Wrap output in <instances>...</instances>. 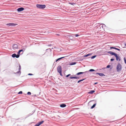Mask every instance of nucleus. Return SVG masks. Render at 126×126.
Listing matches in <instances>:
<instances>
[{
  "instance_id": "f257e3e1",
  "label": "nucleus",
  "mask_w": 126,
  "mask_h": 126,
  "mask_svg": "<svg viewBox=\"0 0 126 126\" xmlns=\"http://www.w3.org/2000/svg\"><path fill=\"white\" fill-rule=\"evenodd\" d=\"M108 53H109L111 55H114L116 58V60L117 61H120L121 60L120 58L119 57H118L117 56V54L112 52L111 51H109L108 52Z\"/></svg>"
},
{
  "instance_id": "f03ea898",
  "label": "nucleus",
  "mask_w": 126,
  "mask_h": 126,
  "mask_svg": "<svg viewBox=\"0 0 126 126\" xmlns=\"http://www.w3.org/2000/svg\"><path fill=\"white\" fill-rule=\"evenodd\" d=\"M36 7L40 9H43L45 8L46 7V6L45 5H42L37 4L36 5Z\"/></svg>"
},
{
  "instance_id": "7ed1b4c3",
  "label": "nucleus",
  "mask_w": 126,
  "mask_h": 126,
  "mask_svg": "<svg viewBox=\"0 0 126 126\" xmlns=\"http://www.w3.org/2000/svg\"><path fill=\"white\" fill-rule=\"evenodd\" d=\"M122 69V65L120 63H118L116 68L117 71V72L120 71Z\"/></svg>"
},
{
  "instance_id": "20e7f679",
  "label": "nucleus",
  "mask_w": 126,
  "mask_h": 126,
  "mask_svg": "<svg viewBox=\"0 0 126 126\" xmlns=\"http://www.w3.org/2000/svg\"><path fill=\"white\" fill-rule=\"evenodd\" d=\"M57 70L58 72L60 73V75L62 76V69L61 66L60 65L59 66L57 67Z\"/></svg>"
},
{
  "instance_id": "39448f33",
  "label": "nucleus",
  "mask_w": 126,
  "mask_h": 126,
  "mask_svg": "<svg viewBox=\"0 0 126 126\" xmlns=\"http://www.w3.org/2000/svg\"><path fill=\"white\" fill-rule=\"evenodd\" d=\"M12 56L13 58L16 57L17 58L19 57V55H16V54H14L12 55Z\"/></svg>"
},
{
  "instance_id": "423d86ee",
  "label": "nucleus",
  "mask_w": 126,
  "mask_h": 126,
  "mask_svg": "<svg viewBox=\"0 0 126 126\" xmlns=\"http://www.w3.org/2000/svg\"><path fill=\"white\" fill-rule=\"evenodd\" d=\"M44 122V121H42L36 124L34 126H39L41 124H43Z\"/></svg>"
},
{
  "instance_id": "0eeeda50",
  "label": "nucleus",
  "mask_w": 126,
  "mask_h": 126,
  "mask_svg": "<svg viewBox=\"0 0 126 126\" xmlns=\"http://www.w3.org/2000/svg\"><path fill=\"white\" fill-rule=\"evenodd\" d=\"M7 25L10 26H15L17 25V24L13 23H9L7 24Z\"/></svg>"
},
{
  "instance_id": "6e6552de",
  "label": "nucleus",
  "mask_w": 126,
  "mask_h": 126,
  "mask_svg": "<svg viewBox=\"0 0 126 126\" xmlns=\"http://www.w3.org/2000/svg\"><path fill=\"white\" fill-rule=\"evenodd\" d=\"M13 49H17L18 47V45L16 44H14L13 45Z\"/></svg>"
},
{
  "instance_id": "1a4fd4ad",
  "label": "nucleus",
  "mask_w": 126,
  "mask_h": 126,
  "mask_svg": "<svg viewBox=\"0 0 126 126\" xmlns=\"http://www.w3.org/2000/svg\"><path fill=\"white\" fill-rule=\"evenodd\" d=\"M24 8L23 7H20L17 9V11L18 12H20L24 10Z\"/></svg>"
},
{
  "instance_id": "9d476101",
  "label": "nucleus",
  "mask_w": 126,
  "mask_h": 126,
  "mask_svg": "<svg viewBox=\"0 0 126 126\" xmlns=\"http://www.w3.org/2000/svg\"><path fill=\"white\" fill-rule=\"evenodd\" d=\"M70 78L71 79H79V77H70Z\"/></svg>"
},
{
  "instance_id": "9b49d317",
  "label": "nucleus",
  "mask_w": 126,
  "mask_h": 126,
  "mask_svg": "<svg viewBox=\"0 0 126 126\" xmlns=\"http://www.w3.org/2000/svg\"><path fill=\"white\" fill-rule=\"evenodd\" d=\"M96 74H98L100 76H104V74L102 73H97Z\"/></svg>"
},
{
  "instance_id": "f8f14e48",
  "label": "nucleus",
  "mask_w": 126,
  "mask_h": 126,
  "mask_svg": "<svg viewBox=\"0 0 126 126\" xmlns=\"http://www.w3.org/2000/svg\"><path fill=\"white\" fill-rule=\"evenodd\" d=\"M95 91L94 90H91L88 93L89 94H92L94 93V92Z\"/></svg>"
},
{
  "instance_id": "ddd939ff",
  "label": "nucleus",
  "mask_w": 126,
  "mask_h": 126,
  "mask_svg": "<svg viewBox=\"0 0 126 126\" xmlns=\"http://www.w3.org/2000/svg\"><path fill=\"white\" fill-rule=\"evenodd\" d=\"M66 105L64 104H63L60 105V106L61 107H64L66 106Z\"/></svg>"
},
{
  "instance_id": "4468645a",
  "label": "nucleus",
  "mask_w": 126,
  "mask_h": 126,
  "mask_svg": "<svg viewBox=\"0 0 126 126\" xmlns=\"http://www.w3.org/2000/svg\"><path fill=\"white\" fill-rule=\"evenodd\" d=\"M87 72V71H86L85 72H79L78 73H77V74L76 75H79L80 74H82L85 72Z\"/></svg>"
},
{
  "instance_id": "2eb2a0df",
  "label": "nucleus",
  "mask_w": 126,
  "mask_h": 126,
  "mask_svg": "<svg viewBox=\"0 0 126 126\" xmlns=\"http://www.w3.org/2000/svg\"><path fill=\"white\" fill-rule=\"evenodd\" d=\"M91 54H92L90 53V54H87V55H84V57H87L88 56L91 55Z\"/></svg>"
},
{
  "instance_id": "dca6fc26",
  "label": "nucleus",
  "mask_w": 126,
  "mask_h": 126,
  "mask_svg": "<svg viewBox=\"0 0 126 126\" xmlns=\"http://www.w3.org/2000/svg\"><path fill=\"white\" fill-rule=\"evenodd\" d=\"M64 57H61L60 58H58L56 60V62H57V61H58L60 60V59H61L63 58H64Z\"/></svg>"
},
{
  "instance_id": "f3484780",
  "label": "nucleus",
  "mask_w": 126,
  "mask_h": 126,
  "mask_svg": "<svg viewBox=\"0 0 126 126\" xmlns=\"http://www.w3.org/2000/svg\"><path fill=\"white\" fill-rule=\"evenodd\" d=\"M81 79V80H79L78 82V83H79L80 82L83 80H84V79Z\"/></svg>"
},
{
  "instance_id": "a211bd4d",
  "label": "nucleus",
  "mask_w": 126,
  "mask_h": 126,
  "mask_svg": "<svg viewBox=\"0 0 126 126\" xmlns=\"http://www.w3.org/2000/svg\"><path fill=\"white\" fill-rule=\"evenodd\" d=\"M95 104H94L91 107V109H93L94 108V107H95Z\"/></svg>"
},
{
  "instance_id": "6ab92c4d",
  "label": "nucleus",
  "mask_w": 126,
  "mask_h": 126,
  "mask_svg": "<svg viewBox=\"0 0 126 126\" xmlns=\"http://www.w3.org/2000/svg\"><path fill=\"white\" fill-rule=\"evenodd\" d=\"M76 64V63L74 62V63H71L70 64V65H73L74 64Z\"/></svg>"
},
{
  "instance_id": "aec40b11",
  "label": "nucleus",
  "mask_w": 126,
  "mask_h": 126,
  "mask_svg": "<svg viewBox=\"0 0 126 126\" xmlns=\"http://www.w3.org/2000/svg\"><path fill=\"white\" fill-rule=\"evenodd\" d=\"M94 71V70L93 69H90L89 70V71Z\"/></svg>"
},
{
  "instance_id": "412c9836",
  "label": "nucleus",
  "mask_w": 126,
  "mask_h": 126,
  "mask_svg": "<svg viewBox=\"0 0 126 126\" xmlns=\"http://www.w3.org/2000/svg\"><path fill=\"white\" fill-rule=\"evenodd\" d=\"M96 57V56L95 55V56H92L91 57V58L92 59H93L94 58H95Z\"/></svg>"
},
{
  "instance_id": "4be33fe9",
  "label": "nucleus",
  "mask_w": 126,
  "mask_h": 126,
  "mask_svg": "<svg viewBox=\"0 0 126 126\" xmlns=\"http://www.w3.org/2000/svg\"><path fill=\"white\" fill-rule=\"evenodd\" d=\"M124 60L125 63L126 64V60L125 58H124Z\"/></svg>"
},
{
  "instance_id": "5701e85b",
  "label": "nucleus",
  "mask_w": 126,
  "mask_h": 126,
  "mask_svg": "<svg viewBox=\"0 0 126 126\" xmlns=\"http://www.w3.org/2000/svg\"><path fill=\"white\" fill-rule=\"evenodd\" d=\"M22 91H20L18 93V94H22Z\"/></svg>"
},
{
  "instance_id": "b1692460",
  "label": "nucleus",
  "mask_w": 126,
  "mask_h": 126,
  "mask_svg": "<svg viewBox=\"0 0 126 126\" xmlns=\"http://www.w3.org/2000/svg\"><path fill=\"white\" fill-rule=\"evenodd\" d=\"M27 94H28V95H31V93L30 92H28L27 93Z\"/></svg>"
},
{
  "instance_id": "393cba45",
  "label": "nucleus",
  "mask_w": 126,
  "mask_h": 126,
  "mask_svg": "<svg viewBox=\"0 0 126 126\" xmlns=\"http://www.w3.org/2000/svg\"><path fill=\"white\" fill-rule=\"evenodd\" d=\"M105 25H102V27L103 28H104L105 27Z\"/></svg>"
},
{
  "instance_id": "a878e982",
  "label": "nucleus",
  "mask_w": 126,
  "mask_h": 126,
  "mask_svg": "<svg viewBox=\"0 0 126 126\" xmlns=\"http://www.w3.org/2000/svg\"><path fill=\"white\" fill-rule=\"evenodd\" d=\"M115 49L116 50H117L119 51H120V50L119 49L116 47L115 48Z\"/></svg>"
},
{
  "instance_id": "bb28decb",
  "label": "nucleus",
  "mask_w": 126,
  "mask_h": 126,
  "mask_svg": "<svg viewBox=\"0 0 126 126\" xmlns=\"http://www.w3.org/2000/svg\"><path fill=\"white\" fill-rule=\"evenodd\" d=\"M70 74H68L66 76V77H69V76H70Z\"/></svg>"
},
{
  "instance_id": "cd10ccee",
  "label": "nucleus",
  "mask_w": 126,
  "mask_h": 126,
  "mask_svg": "<svg viewBox=\"0 0 126 126\" xmlns=\"http://www.w3.org/2000/svg\"><path fill=\"white\" fill-rule=\"evenodd\" d=\"M114 60V59L113 58L111 59H110V61H113Z\"/></svg>"
},
{
  "instance_id": "c85d7f7f",
  "label": "nucleus",
  "mask_w": 126,
  "mask_h": 126,
  "mask_svg": "<svg viewBox=\"0 0 126 126\" xmlns=\"http://www.w3.org/2000/svg\"><path fill=\"white\" fill-rule=\"evenodd\" d=\"M110 65H108L107 66V68H109L110 67Z\"/></svg>"
},
{
  "instance_id": "c756f323",
  "label": "nucleus",
  "mask_w": 126,
  "mask_h": 126,
  "mask_svg": "<svg viewBox=\"0 0 126 126\" xmlns=\"http://www.w3.org/2000/svg\"><path fill=\"white\" fill-rule=\"evenodd\" d=\"M19 70H21V66L20 65H19Z\"/></svg>"
},
{
  "instance_id": "7c9ffc66",
  "label": "nucleus",
  "mask_w": 126,
  "mask_h": 126,
  "mask_svg": "<svg viewBox=\"0 0 126 126\" xmlns=\"http://www.w3.org/2000/svg\"><path fill=\"white\" fill-rule=\"evenodd\" d=\"M75 36L76 37H78L79 36V35L78 34H76L75 35Z\"/></svg>"
},
{
  "instance_id": "2f4dec72",
  "label": "nucleus",
  "mask_w": 126,
  "mask_h": 126,
  "mask_svg": "<svg viewBox=\"0 0 126 126\" xmlns=\"http://www.w3.org/2000/svg\"><path fill=\"white\" fill-rule=\"evenodd\" d=\"M115 47H110V49H115Z\"/></svg>"
},
{
  "instance_id": "473e14b6",
  "label": "nucleus",
  "mask_w": 126,
  "mask_h": 126,
  "mask_svg": "<svg viewBox=\"0 0 126 126\" xmlns=\"http://www.w3.org/2000/svg\"><path fill=\"white\" fill-rule=\"evenodd\" d=\"M20 51H18V55H19V54H20Z\"/></svg>"
},
{
  "instance_id": "72a5a7b5",
  "label": "nucleus",
  "mask_w": 126,
  "mask_h": 126,
  "mask_svg": "<svg viewBox=\"0 0 126 126\" xmlns=\"http://www.w3.org/2000/svg\"><path fill=\"white\" fill-rule=\"evenodd\" d=\"M69 3L71 5H73L74 4L73 3Z\"/></svg>"
},
{
  "instance_id": "f704fd0d",
  "label": "nucleus",
  "mask_w": 126,
  "mask_h": 126,
  "mask_svg": "<svg viewBox=\"0 0 126 126\" xmlns=\"http://www.w3.org/2000/svg\"><path fill=\"white\" fill-rule=\"evenodd\" d=\"M28 75H32V74L31 73H29L28 74Z\"/></svg>"
},
{
  "instance_id": "c9c22d12",
  "label": "nucleus",
  "mask_w": 126,
  "mask_h": 126,
  "mask_svg": "<svg viewBox=\"0 0 126 126\" xmlns=\"http://www.w3.org/2000/svg\"><path fill=\"white\" fill-rule=\"evenodd\" d=\"M19 51H20V52L21 51H23V49H21V50H19Z\"/></svg>"
},
{
  "instance_id": "e433bc0d",
  "label": "nucleus",
  "mask_w": 126,
  "mask_h": 126,
  "mask_svg": "<svg viewBox=\"0 0 126 126\" xmlns=\"http://www.w3.org/2000/svg\"><path fill=\"white\" fill-rule=\"evenodd\" d=\"M97 83V82H95L94 83V84H96Z\"/></svg>"
},
{
  "instance_id": "4c0bfd02",
  "label": "nucleus",
  "mask_w": 126,
  "mask_h": 126,
  "mask_svg": "<svg viewBox=\"0 0 126 126\" xmlns=\"http://www.w3.org/2000/svg\"><path fill=\"white\" fill-rule=\"evenodd\" d=\"M125 45L126 46V43H125Z\"/></svg>"
}]
</instances>
